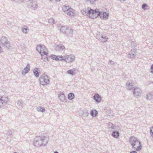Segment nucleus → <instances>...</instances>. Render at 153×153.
Here are the masks:
<instances>
[{
  "label": "nucleus",
  "instance_id": "f257e3e1",
  "mask_svg": "<svg viewBox=\"0 0 153 153\" xmlns=\"http://www.w3.org/2000/svg\"><path fill=\"white\" fill-rule=\"evenodd\" d=\"M91 12L94 15L93 16H92L93 19L97 18L98 16H100L101 18L102 19L104 20H106L108 19L109 16L108 13L102 11L98 9L90 10L89 11V13H91Z\"/></svg>",
  "mask_w": 153,
  "mask_h": 153
},
{
  "label": "nucleus",
  "instance_id": "f03ea898",
  "mask_svg": "<svg viewBox=\"0 0 153 153\" xmlns=\"http://www.w3.org/2000/svg\"><path fill=\"white\" fill-rule=\"evenodd\" d=\"M48 137L47 136H39L34 141V144L36 146L39 147L42 145L46 146L48 143Z\"/></svg>",
  "mask_w": 153,
  "mask_h": 153
},
{
  "label": "nucleus",
  "instance_id": "7ed1b4c3",
  "mask_svg": "<svg viewBox=\"0 0 153 153\" xmlns=\"http://www.w3.org/2000/svg\"><path fill=\"white\" fill-rule=\"evenodd\" d=\"M129 142L132 148L136 151H140L142 149L141 144L137 138L134 137H130Z\"/></svg>",
  "mask_w": 153,
  "mask_h": 153
},
{
  "label": "nucleus",
  "instance_id": "20e7f679",
  "mask_svg": "<svg viewBox=\"0 0 153 153\" xmlns=\"http://www.w3.org/2000/svg\"><path fill=\"white\" fill-rule=\"evenodd\" d=\"M36 50L39 52L42 56H43V55H45L46 56V58H45L43 60L44 61H45L46 60H48L47 56H48V51L45 45H37L36 47Z\"/></svg>",
  "mask_w": 153,
  "mask_h": 153
},
{
  "label": "nucleus",
  "instance_id": "39448f33",
  "mask_svg": "<svg viewBox=\"0 0 153 153\" xmlns=\"http://www.w3.org/2000/svg\"><path fill=\"white\" fill-rule=\"evenodd\" d=\"M10 43L7 39L4 36H2L0 39V53L3 51V48H9Z\"/></svg>",
  "mask_w": 153,
  "mask_h": 153
},
{
  "label": "nucleus",
  "instance_id": "423d86ee",
  "mask_svg": "<svg viewBox=\"0 0 153 153\" xmlns=\"http://www.w3.org/2000/svg\"><path fill=\"white\" fill-rule=\"evenodd\" d=\"M63 11L68 16L72 17L75 15L74 10L71 8L69 6H64L62 7Z\"/></svg>",
  "mask_w": 153,
  "mask_h": 153
},
{
  "label": "nucleus",
  "instance_id": "0eeeda50",
  "mask_svg": "<svg viewBox=\"0 0 153 153\" xmlns=\"http://www.w3.org/2000/svg\"><path fill=\"white\" fill-rule=\"evenodd\" d=\"M40 84L43 85H46L48 84L50 82L48 76L43 74L42 75L39 79Z\"/></svg>",
  "mask_w": 153,
  "mask_h": 153
},
{
  "label": "nucleus",
  "instance_id": "6e6552de",
  "mask_svg": "<svg viewBox=\"0 0 153 153\" xmlns=\"http://www.w3.org/2000/svg\"><path fill=\"white\" fill-rule=\"evenodd\" d=\"M97 38L103 43L106 42L108 39V38L105 35L101 34L99 32L97 33Z\"/></svg>",
  "mask_w": 153,
  "mask_h": 153
},
{
  "label": "nucleus",
  "instance_id": "1a4fd4ad",
  "mask_svg": "<svg viewBox=\"0 0 153 153\" xmlns=\"http://www.w3.org/2000/svg\"><path fill=\"white\" fill-rule=\"evenodd\" d=\"M133 95L135 97H140L141 95L142 92L141 90L137 86H136L132 90Z\"/></svg>",
  "mask_w": 153,
  "mask_h": 153
},
{
  "label": "nucleus",
  "instance_id": "9d476101",
  "mask_svg": "<svg viewBox=\"0 0 153 153\" xmlns=\"http://www.w3.org/2000/svg\"><path fill=\"white\" fill-rule=\"evenodd\" d=\"M8 102V97L6 96H3L0 98V108L5 105Z\"/></svg>",
  "mask_w": 153,
  "mask_h": 153
},
{
  "label": "nucleus",
  "instance_id": "9b49d317",
  "mask_svg": "<svg viewBox=\"0 0 153 153\" xmlns=\"http://www.w3.org/2000/svg\"><path fill=\"white\" fill-rule=\"evenodd\" d=\"M75 59V57L72 55H67L64 56L63 60L68 63L74 61Z\"/></svg>",
  "mask_w": 153,
  "mask_h": 153
},
{
  "label": "nucleus",
  "instance_id": "f8f14e48",
  "mask_svg": "<svg viewBox=\"0 0 153 153\" xmlns=\"http://www.w3.org/2000/svg\"><path fill=\"white\" fill-rule=\"evenodd\" d=\"M126 86L127 89L129 90H133L134 88L136 87L134 83L133 82H127L126 83Z\"/></svg>",
  "mask_w": 153,
  "mask_h": 153
},
{
  "label": "nucleus",
  "instance_id": "ddd939ff",
  "mask_svg": "<svg viewBox=\"0 0 153 153\" xmlns=\"http://www.w3.org/2000/svg\"><path fill=\"white\" fill-rule=\"evenodd\" d=\"M88 11L87 12L86 11H85L84 10H82L81 11V12L82 13H83V15H86L88 16L90 18H91L92 19H93V17L92 16H93L94 15L92 13H91H91H89V11L90 10H93V9H91L90 8L88 7Z\"/></svg>",
  "mask_w": 153,
  "mask_h": 153
},
{
  "label": "nucleus",
  "instance_id": "4468645a",
  "mask_svg": "<svg viewBox=\"0 0 153 153\" xmlns=\"http://www.w3.org/2000/svg\"><path fill=\"white\" fill-rule=\"evenodd\" d=\"M30 65L29 64H27L25 67L22 71V73L23 76H24L30 71Z\"/></svg>",
  "mask_w": 153,
  "mask_h": 153
},
{
  "label": "nucleus",
  "instance_id": "2eb2a0df",
  "mask_svg": "<svg viewBox=\"0 0 153 153\" xmlns=\"http://www.w3.org/2000/svg\"><path fill=\"white\" fill-rule=\"evenodd\" d=\"M65 48V47L62 44L56 45L55 48V50L56 51H61L63 50H64Z\"/></svg>",
  "mask_w": 153,
  "mask_h": 153
},
{
  "label": "nucleus",
  "instance_id": "dca6fc26",
  "mask_svg": "<svg viewBox=\"0 0 153 153\" xmlns=\"http://www.w3.org/2000/svg\"><path fill=\"white\" fill-rule=\"evenodd\" d=\"M79 114L80 116H82L84 117H86L89 114L88 111L87 110H85L81 111L79 112Z\"/></svg>",
  "mask_w": 153,
  "mask_h": 153
},
{
  "label": "nucleus",
  "instance_id": "f3484780",
  "mask_svg": "<svg viewBox=\"0 0 153 153\" xmlns=\"http://www.w3.org/2000/svg\"><path fill=\"white\" fill-rule=\"evenodd\" d=\"M93 98L95 101L97 103L100 102L101 100L100 96L98 94H94L93 97Z\"/></svg>",
  "mask_w": 153,
  "mask_h": 153
},
{
  "label": "nucleus",
  "instance_id": "a211bd4d",
  "mask_svg": "<svg viewBox=\"0 0 153 153\" xmlns=\"http://www.w3.org/2000/svg\"><path fill=\"white\" fill-rule=\"evenodd\" d=\"M51 58L53 59L56 61L63 60L64 58H63L62 56H56L54 55H52L51 56Z\"/></svg>",
  "mask_w": 153,
  "mask_h": 153
},
{
  "label": "nucleus",
  "instance_id": "6ab92c4d",
  "mask_svg": "<svg viewBox=\"0 0 153 153\" xmlns=\"http://www.w3.org/2000/svg\"><path fill=\"white\" fill-rule=\"evenodd\" d=\"M136 52L135 51H131L128 54V57L131 59H134L136 56Z\"/></svg>",
  "mask_w": 153,
  "mask_h": 153
},
{
  "label": "nucleus",
  "instance_id": "aec40b11",
  "mask_svg": "<svg viewBox=\"0 0 153 153\" xmlns=\"http://www.w3.org/2000/svg\"><path fill=\"white\" fill-rule=\"evenodd\" d=\"M30 6L34 10H36L38 7V4L37 3L33 1L31 2L30 4Z\"/></svg>",
  "mask_w": 153,
  "mask_h": 153
},
{
  "label": "nucleus",
  "instance_id": "412c9836",
  "mask_svg": "<svg viewBox=\"0 0 153 153\" xmlns=\"http://www.w3.org/2000/svg\"><path fill=\"white\" fill-rule=\"evenodd\" d=\"M58 28L62 32L65 33H66L67 27L60 25L58 26Z\"/></svg>",
  "mask_w": 153,
  "mask_h": 153
},
{
  "label": "nucleus",
  "instance_id": "4be33fe9",
  "mask_svg": "<svg viewBox=\"0 0 153 153\" xmlns=\"http://www.w3.org/2000/svg\"><path fill=\"white\" fill-rule=\"evenodd\" d=\"M113 131L112 134V136L114 138H117L119 136V133L118 131H114L113 130L111 131Z\"/></svg>",
  "mask_w": 153,
  "mask_h": 153
},
{
  "label": "nucleus",
  "instance_id": "5701e85b",
  "mask_svg": "<svg viewBox=\"0 0 153 153\" xmlns=\"http://www.w3.org/2000/svg\"><path fill=\"white\" fill-rule=\"evenodd\" d=\"M90 114L93 117H95L97 116L98 112L95 109L92 110L90 112Z\"/></svg>",
  "mask_w": 153,
  "mask_h": 153
},
{
  "label": "nucleus",
  "instance_id": "b1692460",
  "mask_svg": "<svg viewBox=\"0 0 153 153\" xmlns=\"http://www.w3.org/2000/svg\"><path fill=\"white\" fill-rule=\"evenodd\" d=\"M23 105V102L21 100H18L16 103V105L18 108H20Z\"/></svg>",
  "mask_w": 153,
  "mask_h": 153
},
{
  "label": "nucleus",
  "instance_id": "393cba45",
  "mask_svg": "<svg viewBox=\"0 0 153 153\" xmlns=\"http://www.w3.org/2000/svg\"><path fill=\"white\" fill-rule=\"evenodd\" d=\"M59 97V99L61 101L64 102L65 100V96L63 93L61 92Z\"/></svg>",
  "mask_w": 153,
  "mask_h": 153
},
{
  "label": "nucleus",
  "instance_id": "a878e982",
  "mask_svg": "<svg viewBox=\"0 0 153 153\" xmlns=\"http://www.w3.org/2000/svg\"><path fill=\"white\" fill-rule=\"evenodd\" d=\"M36 109L37 111L42 113L44 112L45 110V109L43 107L41 106L37 107Z\"/></svg>",
  "mask_w": 153,
  "mask_h": 153
},
{
  "label": "nucleus",
  "instance_id": "bb28decb",
  "mask_svg": "<svg viewBox=\"0 0 153 153\" xmlns=\"http://www.w3.org/2000/svg\"><path fill=\"white\" fill-rule=\"evenodd\" d=\"M38 69L37 68H35L33 70V73L34 75L37 77L39 76V73L38 71Z\"/></svg>",
  "mask_w": 153,
  "mask_h": 153
},
{
  "label": "nucleus",
  "instance_id": "cd10ccee",
  "mask_svg": "<svg viewBox=\"0 0 153 153\" xmlns=\"http://www.w3.org/2000/svg\"><path fill=\"white\" fill-rule=\"evenodd\" d=\"M76 69L75 68H73L72 69L68 70L67 71L68 74H70L71 75L74 76L75 75L74 71H75Z\"/></svg>",
  "mask_w": 153,
  "mask_h": 153
},
{
  "label": "nucleus",
  "instance_id": "c85d7f7f",
  "mask_svg": "<svg viewBox=\"0 0 153 153\" xmlns=\"http://www.w3.org/2000/svg\"><path fill=\"white\" fill-rule=\"evenodd\" d=\"M146 98L147 100H152L153 99V95H152L150 93H148L146 95Z\"/></svg>",
  "mask_w": 153,
  "mask_h": 153
},
{
  "label": "nucleus",
  "instance_id": "c756f323",
  "mask_svg": "<svg viewBox=\"0 0 153 153\" xmlns=\"http://www.w3.org/2000/svg\"><path fill=\"white\" fill-rule=\"evenodd\" d=\"M73 32V30L71 28H67V29L66 32V33L67 34H72Z\"/></svg>",
  "mask_w": 153,
  "mask_h": 153
},
{
  "label": "nucleus",
  "instance_id": "7c9ffc66",
  "mask_svg": "<svg viewBox=\"0 0 153 153\" xmlns=\"http://www.w3.org/2000/svg\"><path fill=\"white\" fill-rule=\"evenodd\" d=\"M74 97V95L73 93H70L68 95V99L70 100L73 99Z\"/></svg>",
  "mask_w": 153,
  "mask_h": 153
},
{
  "label": "nucleus",
  "instance_id": "2f4dec72",
  "mask_svg": "<svg viewBox=\"0 0 153 153\" xmlns=\"http://www.w3.org/2000/svg\"><path fill=\"white\" fill-rule=\"evenodd\" d=\"M85 0L87 2H89L91 4H94L95 3V2L98 0Z\"/></svg>",
  "mask_w": 153,
  "mask_h": 153
},
{
  "label": "nucleus",
  "instance_id": "473e14b6",
  "mask_svg": "<svg viewBox=\"0 0 153 153\" xmlns=\"http://www.w3.org/2000/svg\"><path fill=\"white\" fill-rule=\"evenodd\" d=\"M27 27L26 26H25L24 27H23L22 28V31L25 33H27Z\"/></svg>",
  "mask_w": 153,
  "mask_h": 153
},
{
  "label": "nucleus",
  "instance_id": "72a5a7b5",
  "mask_svg": "<svg viewBox=\"0 0 153 153\" xmlns=\"http://www.w3.org/2000/svg\"><path fill=\"white\" fill-rule=\"evenodd\" d=\"M48 22L50 23H54L55 20L51 18L48 19Z\"/></svg>",
  "mask_w": 153,
  "mask_h": 153
},
{
  "label": "nucleus",
  "instance_id": "f704fd0d",
  "mask_svg": "<svg viewBox=\"0 0 153 153\" xmlns=\"http://www.w3.org/2000/svg\"><path fill=\"white\" fill-rule=\"evenodd\" d=\"M147 7V5L146 4H143L142 5V8L144 10H146V7Z\"/></svg>",
  "mask_w": 153,
  "mask_h": 153
},
{
  "label": "nucleus",
  "instance_id": "c9c22d12",
  "mask_svg": "<svg viewBox=\"0 0 153 153\" xmlns=\"http://www.w3.org/2000/svg\"><path fill=\"white\" fill-rule=\"evenodd\" d=\"M108 64L109 65H113L114 64V62L112 60H110Z\"/></svg>",
  "mask_w": 153,
  "mask_h": 153
},
{
  "label": "nucleus",
  "instance_id": "e433bc0d",
  "mask_svg": "<svg viewBox=\"0 0 153 153\" xmlns=\"http://www.w3.org/2000/svg\"><path fill=\"white\" fill-rule=\"evenodd\" d=\"M150 133L152 135V136H153V126L151 127L150 128Z\"/></svg>",
  "mask_w": 153,
  "mask_h": 153
},
{
  "label": "nucleus",
  "instance_id": "4c0bfd02",
  "mask_svg": "<svg viewBox=\"0 0 153 153\" xmlns=\"http://www.w3.org/2000/svg\"><path fill=\"white\" fill-rule=\"evenodd\" d=\"M132 47H135L136 46V45L134 41L132 42L131 43Z\"/></svg>",
  "mask_w": 153,
  "mask_h": 153
},
{
  "label": "nucleus",
  "instance_id": "58836bf2",
  "mask_svg": "<svg viewBox=\"0 0 153 153\" xmlns=\"http://www.w3.org/2000/svg\"><path fill=\"white\" fill-rule=\"evenodd\" d=\"M151 72L153 74V64H152L151 66Z\"/></svg>",
  "mask_w": 153,
  "mask_h": 153
},
{
  "label": "nucleus",
  "instance_id": "ea45409f",
  "mask_svg": "<svg viewBox=\"0 0 153 153\" xmlns=\"http://www.w3.org/2000/svg\"><path fill=\"white\" fill-rule=\"evenodd\" d=\"M108 127L110 129L113 125L112 123H108Z\"/></svg>",
  "mask_w": 153,
  "mask_h": 153
},
{
  "label": "nucleus",
  "instance_id": "a19ab883",
  "mask_svg": "<svg viewBox=\"0 0 153 153\" xmlns=\"http://www.w3.org/2000/svg\"><path fill=\"white\" fill-rule=\"evenodd\" d=\"M116 126H113V125L111 127V129L113 130V129H116Z\"/></svg>",
  "mask_w": 153,
  "mask_h": 153
},
{
  "label": "nucleus",
  "instance_id": "79ce46f5",
  "mask_svg": "<svg viewBox=\"0 0 153 153\" xmlns=\"http://www.w3.org/2000/svg\"><path fill=\"white\" fill-rule=\"evenodd\" d=\"M130 153H137V152L135 151H131Z\"/></svg>",
  "mask_w": 153,
  "mask_h": 153
},
{
  "label": "nucleus",
  "instance_id": "37998d69",
  "mask_svg": "<svg viewBox=\"0 0 153 153\" xmlns=\"http://www.w3.org/2000/svg\"><path fill=\"white\" fill-rule=\"evenodd\" d=\"M54 153H59V152L57 151H56V152H54Z\"/></svg>",
  "mask_w": 153,
  "mask_h": 153
},
{
  "label": "nucleus",
  "instance_id": "c03bdc74",
  "mask_svg": "<svg viewBox=\"0 0 153 153\" xmlns=\"http://www.w3.org/2000/svg\"><path fill=\"white\" fill-rule=\"evenodd\" d=\"M60 0H56L57 1H59Z\"/></svg>",
  "mask_w": 153,
  "mask_h": 153
},
{
  "label": "nucleus",
  "instance_id": "a18cd8bd",
  "mask_svg": "<svg viewBox=\"0 0 153 153\" xmlns=\"http://www.w3.org/2000/svg\"><path fill=\"white\" fill-rule=\"evenodd\" d=\"M152 137L153 138V136H152Z\"/></svg>",
  "mask_w": 153,
  "mask_h": 153
}]
</instances>
